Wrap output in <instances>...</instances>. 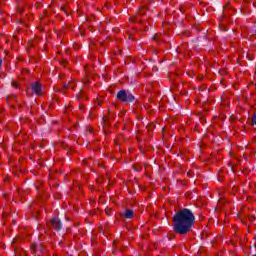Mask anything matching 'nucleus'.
<instances>
[{"label":"nucleus","mask_w":256,"mask_h":256,"mask_svg":"<svg viewBox=\"0 0 256 256\" xmlns=\"http://www.w3.org/2000/svg\"><path fill=\"white\" fill-rule=\"evenodd\" d=\"M31 89H32L33 93H35L36 95H43V93H42L43 87L41 86V84H39V82H34L31 85Z\"/></svg>","instance_id":"20e7f679"},{"label":"nucleus","mask_w":256,"mask_h":256,"mask_svg":"<svg viewBox=\"0 0 256 256\" xmlns=\"http://www.w3.org/2000/svg\"><path fill=\"white\" fill-rule=\"evenodd\" d=\"M47 225H48V227H52L56 231L61 230V221H59V219H57V218H53L52 220H50L47 223Z\"/></svg>","instance_id":"7ed1b4c3"},{"label":"nucleus","mask_w":256,"mask_h":256,"mask_svg":"<svg viewBox=\"0 0 256 256\" xmlns=\"http://www.w3.org/2000/svg\"><path fill=\"white\" fill-rule=\"evenodd\" d=\"M2 65H3V60L0 58V69Z\"/></svg>","instance_id":"ddd939ff"},{"label":"nucleus","mask_w":256,"mask_h":256,"mask_svg":"<svg viewBox=\"0 0 256 256\" xmlns=\"http://www.w3.org/2000/svg\"><path fill=\"white\" fill-rule=\"evenodd\" d=\"M12 87L18 88L19 84L17 83V81H13L12 82Z\"/></svg>","instance_id":"f8f14e48"},{"label":"nucleus","mask_w":256,"mask_h":256,"mask_svg":"<svg viewBox=\"0 0 256 256\" xmlns=\"http://www.w3.org/2000/svg\"><path fill=\"white\" fill-rule=\"evenodd\" d=\"M252 125H256V112L252 116Z\"/></svg>","instance_id":"9b49d317"},{"label":"nucleus","mask_w":256,"mask_h":256,"mask_svg":"<svg viewBox=\"0 0 256 256\" xmlns=\"http://www.w3.org/2000/svg\"><path fill=\"white\" fill-rule=\"evenodd\" d=\"M76 97H77V99H81V96H79V94H77V96H76Z\"/></svg>","instance_id":"4468645a"},{"label":"nucleus","mask_w":256,"mask_h":256,"mask_svg":"<svg viewBox=\"0 0 256 256\" xmlns=\"http://www.w3.org/2000/svg\"><path fill=\"white\" fill-rule=\"evenodd\" d=\"M62 89V91H65L67 89H75V80H72L68 84H65Z\"/></svg>","instance_id":"39448f33"},{"label":"nucleus","mask_w":256,"mask_h":256,"mask_svg":"<svg viewBox=\"0 0 256 256\" xmlns=\"http://www.w3.org/2000/svg\"><path fill=\"white\" fill-rule=\"evenodd\" d=\"M39 247H41V244L40 245L32 244L31 249H32L33 253H35L36 251H39Z\"/></svg>","instance_id":"0eeeda50"},{"label":"nucleus","mask_w":256,"mask_h":256,"mask_svg":"<svg viewBox=\"0 0 256 256\" xmlns=\"http://www.w3.org/2000/svg\"><path fill=\"white\" fill-rule=\"evenodd\" d=\"M139 15H145V7L139 9Z\"/></svg>","instance_id":"9d476101"},{"label":"nucleus","mask_w":256,"mask_h":256,"mask_svg":"<svg viewBox=\"0 0 256 256\" xmlns=\"http://www.w3.org/2000/svg\"><path fill=\"white\" fill-rule=\"evenodd\" d=\"M153 39H154V40H157V36H154Z\"/></svg>","instance_id":"dca6fc26"},{"label":"nucleus","mask_w":256,"mask_h":256,"mask_svg":"<svg viewBox=\"0 0 256 256\" xmlns=\"http://www.w3.org/2000/svg\"><path fill=\"white\" fill-rule=\"evenodd\" d=\"M133 168L139 173V172H141V166H139V165H137V164H134L133 165Z\"/></svg>","instance_id":"1a4fd4ad"},{"label":"nucleus","mask_w":256,"mask_h":256,"mask_svg":"<svg viewBox=\"0 0 256 256\" xmlns=\"http://www.w3.org/2000/svg\"><path fill=\"white\" fill-rule=\"evenodd\" d=\"M80 109L83 110V106H80Z\"/></svg>","instance_id":"f3484780"},{"label":"nucleus","mask_w":256,"mask_h":256,"mask_svg":"<svg viewBox=\"0 0 256 256\" xmlns=\"http://www.w3.org/2000/svg\"><path fill=\"white\" fill-rule=\"evenodd\" d=\"M173 229L178 235H187L195 225V215L187 208L181 209L172 218Z\"/></svg>","instance_id":"f257e3e1"},{"label":"nucleus","mask_w":256,"mask_h":256,"mask_svg":"<svg viewBox=\"0 0 256 256\" xmlns=\"http://www.w3.org/2000/svg\"><path fill=\"white\" fill-rule=\"evenodd\" d=\"M116 97L121 103H133L135 101V96L127 90H120Z\"/></svg>","instance_id":"f03ea898"},{"label":"nucleus","mask_w":256,"mask_h":256,"mask_svg":"<svg viewBox=\"0 0 256 256\" xmlns=\"http://www.w3.org/2000/svg\"><path fill=\"white\" fill-rule=\"evenodd\" d=\"M90 49H92V50H93V44H91V45H90Z\"/></svg>","instance_id":"2eb2a0df"},{"label":"nucleus","mask_w":256,"mask_h":256,"mask_svg":"<svg viewBox=\"0 0 256 256\" xmlns=\"http://www.w3.org/2000/svg\"><path fill=\"white\" fill-rule=\"evenodd\" d=\"M124 215H125L126 219H131V218H133L134 212H133V210H126Z\"/></svg>","instance_id":"423d86ee"},{"label":"nucleus","mask_w":256,"mask_h":256,"mask_svg":"<svg viewBox=\"0 0 256 256\" xmlns=\"http://www.w3.org/2000/svg\"><path fill=\"white\" fill-rule=\"evenodd\" d=\"M90 82H91V78H89V76H86L83 78L84 85H89Z\"/></svg>","instance_id":"6e6552de"}]
</instances>
